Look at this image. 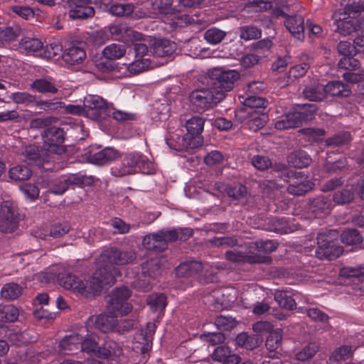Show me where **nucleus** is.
Here are the masks:
<instances>
[{"mask_svg": "<svg viewBox=\"0 0 364 364\" xmlns=\"http://www.w3.org/2000/svg\"><path fill=\"white\" fill-rule=\"evenodd\" d=\"M31 90L42 94H55L58 88L51 78L42 77L34 80L30 85Z\"/></svg>", "mask_w": 364, "mask_h": 364, "instance_id": "nucleus-21", "label": "nucleus"}, {"mask_svg": "<svg viewBox=\"0 0 364 364\" xmlns=\"http://www.w3.org/2000/svg\"><path fill=\"white\" fill-rule=\"evenodd\" d=\"M115 315L101 314L96 317L91 316L87 325L94 323L95 327L104 333L115 331L117 318Z\"/></svg>", "mask_w": 364, "mask_h": 364, "instance_id": "nucleus-16", "label": "nucleus"}, {"mask_svg": "<svg viewBox=\"0 0 364 364\" xmlns=\"http://www.w3.org/2000/svg\"><path fill=\"white\" fill-rule=\"evenodd\" d=\"M316 111L314 105H304L298 111L289 112L275 122V128L279 130L295 128L304 122L311 120Z\"/></svg>", "mask_w": 364, "mask_h": 364, "instance_id": "nucleus-7", "label": "nucleus"}, {"mask_svg": "<svg viewBox=\"0 0 364 364\" xmlns=\"http://www.w3.org/2000/svg\"><path fill=\"white\" fill-rule=\"evenodd\" d=\"M324 88L326 95L329 94L332 96L348 97L350 94L349 86L340 81L329 82Z\"/></svg>", "mask_w": 364, "mask_h": 364, "instance_id": "nucleus-28", "label": "nucleus"}, {"mask_svg": "<svg viewBox=\"0 0 364 364\" xmlns=\"http://www.w3.org/2000/svg\"><path fill=\"white\" fill-rule=\"evenodd\" d=\"M82 337L77 333L65 336L59 343L61 351L67 353L78 349L80 347Z\"/></svg>", "mask_w": 364, "mask_h": 364, "instance_id": "nucleus-27", "label": "nucleus"}, {"mask_svg": "<svg viewBox=\"0 0 364 364\" xmlns=\"http://www.w3.org/2000/svg\"><path fill=\"white\" fill-rule=\"evenodd\" d=\"M176 50V43L167 39H158L152 44V52L156 57L170 58Z\"/></svg>", "mask_w": 364, "mask_h": 364, "instance_id": "nucleus-18", "label": "nucleus"}, {"mask_svg": "<svg viewBox=\"0 0 364 364\" xmlns=\"http://www.w3.org/2000/svg\"><path fill=\"white\" fill-rule=\"evenodd\" d=\"M86 53L85 50L75 46H71L68 48L63 55L64 60L70 65H75L82 63L85 58Z\"/></svg>", "mask_w": 364, "mask_h": 364, "instance_id": "nucleus-24", "label": "nucleus"}, {"mask_svg": "<svg viewBox=\"0 0 364 364\" xmlns=\"http://www.w3.org/2000/svg\"><path fill=\"white\" fill-rule=\"evenodd\" d=\"M122 354L121 346L114 341H106L104 344L99 347L97 355L102 358H109L111 356L119 357Z\"/></svg>", "mask_w": 364, "mask_h": 364, "instance_id": "nucleus-25", "label": "nucleus"}, {"mask_svg": "<svg viewBox=\"0 0 364 364\" xmlns=\"http://www.w3.org/2000/svg\"><path fill=\"white\" fill-rule=\"evenodd\" d=\"M287 161L291 166L302 168L310 164L311 159L306 151L298 150L291 153L287 157Z\"/></svg>", "mask_w": 364, "mask_h": 364, "instance_id": "nucleus-26", "label": "nucleus"}, {"mask_svg": "<svg viewBox=\"0 0 364 364\" xmlns=\"http://www.w3.org/2000/svg\"><path fill=\"white\" fill-rule=\"evenodd\" d=\"M14 103L24 105H36L37 97L26 92H13L9 96Z\"/></svg>", "mask_w": 364, "mask_h": 364, "instance_id": "nucleus-39", "label": "nucleus"}, {"mask_svg": "<svg viewBox=\"0 0 364 364\" xmlns=\"http://www.w3.org/2000/svg\"><path fill=\"white\" fill-rule=\"evenodd\" d=\"M350 140L351 136L349 132H343L328 138L326 140V144L327 146H338L348 144Z\"/></svg>", "mask_w": 364, "mask_h": 364, "instance_id": "nucleus-53", "label": "nucleus"}, {"mask_svg": "<svg viewBox=\"0 0 364 364\" xmlns=\"http://www.w3.org/2000/svg\"><path fill=\"white\" fill-rule=\"evenodd\" d=\"M23 160L26 162L35 164L38 166H43V165L49 161L48 155L43 150H40L35 145H28L23 148L21 152Z\"/></svg>", "mask_w": 364, "mask_h": 364, "instance_id": "nucleus-14", "label": "nucleus"}, {"mask_svg": "<svg viewBox=\"0 0 364 364\" xmlns=\"http://www.w3.org/2000/svg\"><path fill=\"white\" fill-rule=\"evenodd\" d=\"M336 235V232L332 230L318 234V250L315 252L317 257L331 260L343 253V248L337 245L334 241Z\"/></svg>", "mask_w": 364, "mask_h": 364, "instance_id": "nucleus-6", "label": "nucleus"}, {"mask_svg": "<svg viewBox=\"0 0 364 364\" xmlns=\"http://www.w3.org/2000/svg\"><path fill=\"white\" fill-rule=\"evenodd\" d=\"M284 25L295 38L299 40L304 38V19L301 15L288 16Z\"/></svg>", "mask_w": 364, "mask_h": 364, "instance_id": "nucleus-17", "label": "nucleus"}, {"mask_svg": "<svg viewBox=\"0 0 364 364\" xmlns=\"http://www.w3.org/2000/svg\"><path fill=\"white\" fill-rule=\"evenodd\" d=\"M102 53L104 57L107 59L116 60L124 55L126 48L124 45L112 43L104 48Z\"/></svg>", "mask_w": 364, "mask_h": 364, "instance_id": "nucleus-35", "label": "nucleus"}, {"mask_svg": "<svg viewBox=\"0 0 364 364\" xmlns=\"http://www.w3.org/2000/svg\"><path fill=\"white\" fill-rule=\"evenodd\" d=\"M86 155L90 163L102 165L114 160L117 156V151L109 147L99 149L98 147L91 146Z\"/></svg>", "mask_w": 364, "mask_h": 364, "instance_id": "nucleus-13", "label": "nucleus"}, {"mask_svg": "<svg viewBox=\"0 0 364 364\" xmlns=\"http://www.w3.org/2000/svg\"><path fill=\"white\" fill-rule=\"evenodd\" d=\"M236 343L238 346L245 347L247 349H252L258 345L257 339L250 336L246 333H240L236 338Z\"/></svg>", "mask_w": 364, "mask_h": 364, "instance_id": "nucleus-58", "label": "nucleus"}, {"mask_svg": "<svg viewBox=\"0 0 364 364\" xmlns=\"http://www.w3.org/2000/svg\"><path fill=\"white\" fill-rule=\"evenodd\" d=\"M85 182V176L81 173H69L53 180L48 192L55 195H63L72 185H81Z\"/></svg>", "mask_w": 364, "mask_h": 364, "instance_id": "nucleus-11", "label": "nucleus"}, {"mask_svg": "<svg viewBox=\"0 0 364 364\" xmlns=\"http://www.w3.org/2000/svg\"><path fill=\"white\" fill-rule=\"evenodd\" d=\"M43 43L37 38L25 36L19 43V48L27 54L34 53L41 50Z\"/></svg>", "mask_w": 364, "mask_h": 364, "instance_id": "nucleus-30", "label": "nucleus"}, {"mask_svg": "<svg viewBox=\"0 0 364 364\" xmlns=\"http://www.w3.org/2000/svg\"><path fill=\"white\" fill-rule=\"evenodd\" d=\"M84 105L87 115L94 120H100L111 114V109L104 99L98 95H89L85 98Z\"/></svg>", "mask_w": 364, "mask_h": 364, "instance_id": "nucleus-10", "label": "nucleus"}, {"mask_svg": "<svg viewBox=\"0 0 364 364\" xmlns=\"http://www.w3.org/2000/svg\"><path fill=\"white\" fill-rule=\"evenodd\" d=\"M227 259L235 262H260V258H251V255H248L246 252L234 249L233 250L227 251L225 253Z\"/></svg>", "mask_w": 364, "mask_h": 364, "instance_id": "nucleus-38", "label": "nucleus"}, {"mask_svg": "<svg viewBox=\"0 0 364 364\" xmlns=\"http://www.w3.org/2000/svg\"><path fill=\"white\" fill-rule=\"evenodd\" d=\"M43 48V56L48 59H52L62 55L63 47L56 42L46 45Z\"/></svg>", "mask_w": 364, "mask_h": 364, "instance_id": "nucleus-54", "label": "nucleus"}, {"mask_svg": "<svg viewBox=\"0 0 364 364\" xmlns=\"http://www.w3.org/2000/svg\"><path fill=\"white\" fill-rule=\"evenodd\" d=\"M81 350L87 353H95L97 354L98 346L94 337L91 335H87L85 340H82L80 345Z\"/></svg>", "mask_w": 364, "mask_h": 364, "instance_id": "nucleus-64", "label": "nucleus"}, {"mask_svg": "<svg viewBox=\"0 0 364 364\" xmlns=\"http://www.w3.org/2000/svg\"><path fill=\"white\" fill-rule=\"evenodd\" d=\"M353 353L352 347L350 346H343L337 348L331 355L330 360L333 361H340L349 358Z\"/></svg>", "mask_w": 364, "mask_h": 364, "instance_id": "nucleus-59", "label": "nucleus"}, {"mask_svg": "<svg viewBox=\"0 0 364 364\" xmlns=\"http://www.w3.org/2000/svg\"><path fill=\"white\" fill-rule=\"evenodd\" d=\"M70 228L69 224L66 222L55 223L50 227L49 235L41 232L38 235V237L43 240H47L49 236L53 238L60 237L68 233Z\"/></svg>", "mask_w": 364, "mask_h": 364, "instance_id": "nucleus-34", "label": "nucleus"}, {"mask_svg": "<svg viewBox=\"0 0 364 364\" xmlns=\"http://www.w3.org/2000/svg\"><path fill=\"white\" fill-rule=\"evenodd\" d=\"M353 193L348 189H343L341 191H337L333 194V200L338 205L349 203L353 201Z\"/></svg>", "mask_w": 364, "mask_h": 364, "instance_id": "nucleus-57", "label": "nucleus"}, {"mask_svg": "<svg viewBox=\"0 0 364 364\" xmlns=\"http://www.w3.org/2000/svg\"><path fill=\"white\" fill-rule=\"evenodd\" d=\"M140 171L144 173L151 174L154 171V166L148 158L141 153L134 152L125 154L119 163L111 169L114 176L122 177Z\"/></svg>", "mask_w": 364, "mask_h": 364, "instance_id": "nucleus-2", "label": "nucleus"}, {"mask_svg": "<svg viewBox=\"0 0 364 364\" xmlns=\"http://www.w3.org/2000/svg\"><path fill=\"white\" fill-rule=\"evenodd\" d=\"M9 338L16 346L25 345L36 341V338L30 336L26 331L11 333Z\"/></svg>", "mask_w": 364, "mask_h": 364, "instance_id": "nucleus-56", "label": "nucleus"}, {"mask_svg": "<svg viewBox=\"0 0 364 364\" xmlns=\"http://www.w3.org/2000/svg\"><path fill=\"white\" fill-rule=\"evenodd\" d=\"M277 242L274 240H258L249 243V254L260 255L262 253L272 252L277 248Z\"/></svg>", "mask_w": 364, "mask_h": 364, "instance_id": "nucleus-20", "label": "nucleus"}, {"mask_svg": "<svg viewBox=\"0 0 364 364\" xmlns=\"http://www.w3.org/2000/svg\"><path fill=\"white\" fill-rule=\"evenodd\" d=\"M341 240L343 243L351 245L362 242L360 232L355 229H348L343 231L341 235Z\"/></svg>", "mask_w": 364, "mask_h": 364, "instance_id": "nucleus-46", "label": "nucleus"}, {"mask_svg": "<svg viewBox=\"0 0 364 364\" xmlns=\"http://www.w3.org/2000/svg\"><path fill=\"white\" fill-rule=\"evenodd\" d=\"M304 96L311 101H321L326 97L324 85L318 84L306 87L303 91Z\"/></svg>", "mask_w": 364, "mask_h": 364, "instance_id": "nucleus-37", "label": "nucleus"}, {"mask_svg": "<svg viewBox=\"0 0 364 364\" xmlns=\"http://www.w3.org/2000/svg\"><path fill=\"white\" fill-rule=\"evenodd\" d=\"M151 66L149 58H136L127 66V71L131 75H137Z\"/></svg>", "mask_w": 364, "mask_h": 364, "instance_id": "nucleus-45", "label": "nucleus"}, {"mask_svg": "<svg viewBox=\"0 0 364 364\" xmlns=\"http://www.w3.org/2000/svg\"><path fill=\"white\" fill-rule=\"evenodd\" d=\"M289 185L287 191L294 196H301L313 188V183L307 179L302 172L292 173L289 176Z\"/></svg>", "mask_w": 364, "mask_h": 364, "instance_id": "nucleus-12", "label": "nucleus"}, {"mask_svg": "<svg viewBox=\"0 0 364 364\" xmlns=\"http://www.w3.org/2000/svg\"><path fill=\"white\" fill-rule=\"evenodd\" d=\"M226 34L225 31L216 27H212L204 33V38L208 43L216 45L225 38Z\"/></svg>", "mask_w": 364, "mask_h": 364, "instance_id": "nucleus-43", "label": "nucleus"}, {"mask_svg": "<svg viewBox=\"0 0 364 364\" xmlns=\"http://www.w3.org/2000/svg\"><path fill=\"white\" fill-rule=\"evenodd\" d=\"M332 208L331 201L324 196H319L311 201L310 210L316 217L321 214H328Z\"/></svg>", "mask_w": 364, "mask_h": 364, "instance_id": "nucleus-23", "label": "nucleus"}, {"mask_svg": "<svg viewBox=\"0 0 364 364\" xmlns=\"http://www.w3.org/2000/svg\"><path fill=\"white\" fill-rule=\"evenodd\" d=\"M60 268V266H54L49 270L41 272L39 278L42 282L46 283L57 279L59 284L65 289L85 296L99 294L106 287L114 284L112 267L97 268L86 284L82 279L74 274L70 273L61 274L58 272Z\"/></svg>", "mask_w": 364, "mask_h": 364, "instance_id": "nucleus-1", "label": "nucleus"}, {"mask_svg": "<svg viewBox=\"0 0 364 364\" xmlns=\"http://www.w3.org/2000/svg\"><path fill=\"white\" fill-rule=\"evenodd\" d=\"M262 31L254 26H245L240 28V37L246 41L259 38Z\"/></svg>", "mask_w": 364, "mask_h": 364, "instance_id": "nucleus-47", "label": "nucleus"}, {"mask_svg": "<svg viewBox=\"0 0 364 364\" xmlns=\"http://www.w3.org/2000/svg\"><path fill=\"white\" fill-rule=\"evenodd\" d=\"M20 190L26 199L33 201L39 196L38 188L31 183H26L20 186Z\"/></svg>", "mask_w": 364, "mask_h": 364, "instance_id": "nucleus-61", "label": "nucleus"}, {"mask_svg": "<svg viewBox=\"0 0 364 364\" xmlns=\"http://www.w3.org/2000/svg\"><path fill=\"white\" fill-rule=\"evenodd\" d=\"M23 35L24 30L18 25L0 28V40L3 41H15L18 37Z\"/></svg>", "mask_w": 364, "mask_h": 364, "instance_id": "nucleus-32", "label": "nucleus"}, {"mask_svg": "<svg viewBox=\"0 0 364 364\" xmlns=\"http://www.w3.org/2000/svg\"><path fill=\"white\" fill-rule=\"evenodd\" d=\"M136 258L132 250L120 251L114 247L108 248L100 255L97 262V268L112 267L114 279L117 269L112 264L124 265L133 262Z\"/></svg>", "mask_w": 364, "mask_h": 364, "instance_id": "nucleus-4", "label": "nucleus"}, {"mask_svg": "<svg viewBox=\"0 0 364 364\" xmlns=\"http://www.w3.org/2000/svg\"><path fill=\"white\" fill-rule=\"evenodd\" d=\"M335 24L336 25L335 31L344 36L350 35L355 30V26L350 20H336Z\"/></svg>", "mask_w": 364, "mask_h": 364, "instance_id": "nucleus-55", "label": "nucleus"}, {"mask_svg": "<svg viewBox=\"0 0 364 364\" xmlns=\"http://www.w3.org/2000/svg\"><path fill=\"white\" fill-rule=\"evenodd\" d=\"M0 217L19 220V215L16 204L10 200L3 201L1 205Z\"/></svg>", "mask_w": 364, "mask_h": 364, "instance_id": "nucleus-44", "label": "nucleus"}, {"mask_svg": "<svg viewBox=\"0 0 364 364\" xmlns=\"http://www.w3.org/2000/svg\"><path fill=\"white\" fill-rule=\"evenodd\" d=\"M131 291L125 287L114 289L109 295L107 310L110 314L124 316L132 309V304L128 301Z\"/></svg>", "mask_w": 364, "mask_h": 364, "instance_id": "nucleus-5", "label": "nucleus"}, {"mask_svg": "<svg viewBox=\"0 0 364 364\" xmlns=\"http://www.w3.org/2000/svg\"><path fill=\"white\" fill-rule=\"evenodd\" d=\"M282 335L280 330L272 331L266 339L265 346L269 352H274L281 344Z\"/></svg>", "mask_w": 364, "mask_h": 364, "instance_id": "nucleus-49", "label": "nucleus"}, {"mask_svg": "<svg viewBox=\"0 0 364 364\" xmlns=\"http://www.w3.org/2000/svg\"><path fill=\"white\" fill-rule=\"evenodd\" d=\"M274 299L282 308L291 310L296 307L294 299L282 291H276Z\"/></svg>", "mask_w": 364, "mask_h": 364, "instance_id": "nucleus-50", "label": "nucleus"}, {"mask_svg": "<svg viewBox=\"0 0 364 364\" xmlns=\"http://www.w3.org/2000/svg\"><path fill=\"white\" fill-rule=\"evenodd\" d=\"M299 132L305 135L309 141H317L325 135V131L322 129L306 128L300 129Z\"/></svg>", "mask_w": 364, "mask_h": 364, "instance_id": "nucleus-63", "label": "nucleus"}, {"mask_svg": "<svg viewBox=\"0 0 364 364\" xmlns=\"http://www.w3.org/2000/svg\"><path fill=\"white\" fill-rule=\"evenodd\" d=\"M240 77V74L235 70H225L222 68H213L207 73V84L211 86L215 92H225L234 87L235 83Z\"/></svg>", "mask_w": 364, "mask_h": 364, "instance_id": "nucleus-3", "label": "nucleus"}, {"mask_svg": "<svg viewBox=\"0 0 364 364\" xmlns=\"http://www.w3.org/2000/svg\"><path fill=\"white\" fill-rule=\"evenodd\" d=\"M143 245L146 250L162 252L167 248L165 239L160 231L144 236Z\"/></svg>", "mask_w": 364, "mask_h": 364, "instance_id": "nucleus-19", "label": "nucleus"}, {"mask_svg": "<svg viewBox=\"0 0 364 364\" xmlns=\"http://www.w3.org/2000/svg\"><path fill=\"white\" fill-rule=\"evenodd\" d=\"M142 274L144 277L155 278L161 273V259L151 258L141 264Z\"/></svg>", "mask_w": 364, "mask_h": 364, "instance_id": "nucleus-29", "label": "nucleus"}, {"mask_svg": "<svg viewBox=\"0 0 364 364\" xmlns=\"http://www.w3.org/2000/svg\"><path fill=\"white\" fill-rule=\"evenodd\" d=\"M45 149L56 154H62L66 149L62 144L65 140V133L63 129L56 127L46 128L42 134Z\"/></svg>", "mask_w": 364, "mask_h": 364, "instance_id": "nucleus-9", "label": "nucleus"}, {"mask_svg": "<svg viewBox=\"0 0 364 364\" xmlns=\"http://www.w3.org/2000/svg\"><path fill=\"white\" fill-rule=\"evenodd\" d=\"M90 0H71L69 16L73 19L86 18L94 15V9L88 6Z\"/></svg>", "mask_w": 364, "mask_h": 364, "instance_id": "nucleus-15", "label": "nucleus"}, {"mask_svg": "<svg viewBox=\"0 0 364 364\" xmlns=\"http://www.w3.org/2000/svg\"><path fill=\"white\" fill-rule=\"evenodd\" d=\"M18 309L14 305H0V321L14 322L18 317Z\"/></svg>", "mask_w": 364, "mask_h": 364, "instance_id": "nucleus-41", "label": "nucleus"}, {"mask_svg": "<svg viewBox=\"0 0 364 364\" xmlns=\"http://www.w3.org/2000/svg\"><path fill=\"white\" fill-rule=\"evenodd\" d=\"M224 98L221 92H215L211 86L207 88L198 89L193 91L190 95L191 104L198 111L205 110L213 107Z\"/></svg>", "mask_w": 364, "mask_h": 364, "instance_id": "nucleus-8", "label": "nucleus"}, {"mask_svg": "<svg viewBox=\"0 0 364 364\" xmlns=\"http://www.w3.org/2000/svg\"><path fill=\"white\" fill-rule=\"evenodd\" d=\"M173 0H152L153 9L162 14H173L175 9L172 7Z\"/></svg>", "mask_w": 364, "mask_h": 364, "instance_id": "nucleus-52", "label": "nucleus"}, {"mask_svg": "<svg viewBox=\"0 0 364 364\" xmlns=\"http://www.w3.org/2000/svg\"><path fill=\"white\" fill-rule=\"evenodd\" d=\"M22 294L21 287L16 283H8L3 286L1 290L2 298L14 300L19 297Z\"/></svg>", "mask_w": 364, "mask_h": 364, "instance_id": "nucleus-36", "label": "nucleus"}, {"mask_svg": "<svg viewBox=\"0 0 364 364\" xmlns=\"http://www.w3.org/2000/svg\"><path fill=\"white\" fill-rule=\"evenodd\" d=\"M109 31L112 36L115 37H119L123 32H126L128 36H132L136 39H140L141 34L134 31L131 29H127L126 26L119 23L112 24L109 26Z\"/></svg>", "mask_w": 364, "mask_h": 364, "instance_id": "nucleus-51", "label": "nucleus"}, {"mask_svg": "<svg viewBox=\"0 0 364 364\" xmlns=\"http://www.w3.org/2000/svg\"><path fill=\"white\" fill-rule=\"evenodd\" d=\"M204 268L203 264L197 261H188L181 263L176 269V273L178 277H191Z\"/></svg>", "mask_w": 364, "mask_h": 364, "instance_id": "nucleus-22", "label": "nucleus"}, {"mask_svg": "<svg viewBox=\"0 0 364 364\" xmlns=\"http://www.w3.org/2000/svg\"><path fill=\"white\" fill-rule=\"evenodd\" d=\"M318 350V347L315 343H309L295 354V358L299 361H306L312 358Z\"/></svg>", "mask_w": 364, "mask_h": 364, "instance_id": "nucleus-42", "label": "nucleus"}, {"mask_svg": "<svg viewBox=\"0 0 364 364\" xmlns=\"http://www.w3.org/2000/svg\"><path fill=\"white\" fill-rule=\"evenodd\" d=\"M36 105L45 111H54L63 108L65 103L58 100H36Z\"/></svg>", "mask_w": 364, "mask_h": 364, "instance_id": "nucleus-62", "label": "nucleus"}, {"mask_svg": "<svg viewBox=\"0 0 364 364\" xmlns=\"http://www.w3.org/2000/svg\"><path fill=\"white\" fill-rule=\"evenodd\" d=\"M338 66L344 70H356L360 68V63L357 59L347 55L339 60Z\"/></svg>", "mask_w": 364, "mask_h": 364, "instance_id": "nucleus-60", "label": "nucleus"}, {"mask_svg": "<svg viewBox=\"0 0 364 364\" xmlns=\"http://www.w3.org/2000/svg\"><path fill=\"white\" fill-rule=\"evenodd\" d=\"M205 119L198 116H194L186 122L188 134L192 136L200 135L204 129Z\"/></svg>", "mask_w": 364, "mask_h": 364, "instance_id": "nucleus-33", "label": "nucleus"}, {"mask_svg": "<svg viewBox=\"0 0 364 364\" xmlns=\"http://www.w3.org/2000/svg\"><path fill=\"white\" fill-rule=\"evenodd\" d=\"M147 304L153 311H161L166 306V297L163 294H153L146 299Z\"/></svg>", "mask_w": 364, "mask_h": 364, "instance_id": "nucleus-40", "label": "nucleus"}, {"mask_svg": "<svg viewBox=\"0 0 364 364\" xmlns=\"http://www.w3.org/2000/svg\"><path fill=\"white\" fill-rule=\"evenodd\" d=\"M32 175L31 170L24 165H16L11 167L9 171V178L15 181H26Z\"/></svg>", "mask_w": 364, "mask_h": 364, "instance_id": "nucleus-31", "label": "nucleus"}, {"mask_svg": "<svg viewBox=\"0 0 364 364\" xmlns=\"http://www.w3.org/2000/svg\"><path fill=\"white\" fill-rule=\"evenodd\" d=\"M134 9L132 4H115L110 6L109 11L114 16H126L132 14Z\"/></svg>", "mask_w": 364, "mask_h": 364, "instance_id": "nucleus-48", "label": "nucleus"}]
</instances>
